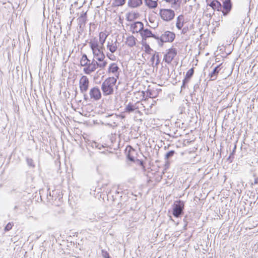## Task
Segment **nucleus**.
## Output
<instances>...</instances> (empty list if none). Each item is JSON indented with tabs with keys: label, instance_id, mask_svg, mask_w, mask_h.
Masks as SVG:
<instances>
[{
	"label": "nucleus",
	"instance_id": "c03bdc74",
	"mask_svg": "<svg viewBox=\"0 0 258 258\" xmlns=\"http://www.w3.org/2000/svg\"><path fill=\"white\" fill-rule=\"evenodd\" d=\"M256 200L255 201L253 202L252 203V202H251L250 203V206H252V204H255L256 203V205L258 206V195H256Z\"/></svg>",
	"mask_w": 258,
	"mask_h": 258
},
{
	"label": "nucleus",
	"instance_id": "ddd939ff",
	"mask_svg": "<svg viewBox=\"0 0 258 258\" xmlns=\"http://www.w3.org/2000/svg\"><path fill=\"white\" fill-rule=\"evenodd\" d=\"M140 35L143 39H147L148 38L152 37L155 39L157 40V36L155 34H153L152 32L147 28L145 29L143 28L141 32H140Z\"/></svg>",
	"mask_w": 258,
	"mask_h": 258
},
{
	"label": "nucleus",
	"instance_id": "4d7b16f0",
	"mask_svg": "<svg viewBox=\"0 0 258 258\" xmlns=\"http://www.w3.org/2000/svg\"><path fill=\"white\" fill-rule=\"evenodd\" d=\"M111 142L112 143L113 142V140L112 139H111Z\"/></svg>",
	"mask_w": 258,
	"mask_h": 258
},
{
	"label": "nucleus",
	"instance_id": "2eb2a0df",
	"mask_svg": "<svg viewBox=\"0 0 258 258\" xmlns=\"http://www.w3.org/2000/svg\"><path fill=\"white\" fill-rule=\"evenodd\" d=\"M80 29H83L87 21V12L83 13L77 19Z\"/></svg>",
	"mask_w": 258,
	"mask_h": 258
},
{
	"label": "nucleus",
	"instance_id": "cd10ccee",
	"mask_svg": "<svg viewBox=\"0 0 258 258\" xmlns=\"http://www.w3.org/2000/svg\"><path fill=\"white\" fill-rule=\"evenodd\" d=\"M117 42V41H115V45H113L112 43H110L109 42H108L107 47L109 50V51L111 53L115 52L117 50V46L116 44V43Z\"/></svg>",
	"mask_w": 258,
	"mask_h": 258
},
{
	"label": "nucleus",
	"instance_id": "f704fd0d",
	"mask_svg": "<svg viewBox=\"0 0 258 258\" xmlns=\"http://www.w3.org/2000/svg\"><path fill=\"white\" fill-rule=\"evenodd\" d=\"M101 254L104 258H111L109 253L105 249L101 250Z\"/></svg>",
	"mask_w": 258,
	"mask_h": 258
},
{
	"label": "nucleus",
	"instance_id": "5701e85b",
	"mask_svg": "<svg viewBox=\"0 0 258 258\" xmlns=\"http://www.w3.org/2000/svg\"><path fill=\"white\" fill-rule=\"evenodd\" d=\"M184 24V16L180 15L177 18L176 27L178 30H181Z\"/></svg>",
	"mask_w": 258,
	"mask_h": 258
},
{
	"label": "nucleus",
	"instance_id": "393cba45",
	"mask_svg": "<svg viewBox=\"0 0 258 258\" xmlns=\"http://www.w3.org/2000/svg\"><path fill=\"white\" fill-rule=\"evenodd\" d=\"M139 16L138 13H128L126 15V19L127 21L132 22L137 19Z\"/></svg>",
	"mask_w": 258,
	"mask_h": 258
},
{
	"label": "nucleus",
	"instance_id": "72a5a7b5",
	"mask_svg": "<svg viewBox=\"0 0 258 258\" xmlns=\"http://www.w3.org/2000/svg\"><path fill=\"white\" fill-rule=\"evenodd\" d=\"M149 21L152 24V26H149L151 28L155 29L158 26V23H154V20L152 18H149Z\"/></svg>",
	"mask_w": 258,
	"mask_h": 258
},
{
	"label": "nucleus",
	"instance_id": "dca6fc26",
	"mask_svg": "<svg viewBox=\"0 0 258 258\" xmlns=\"http://www.w3.org/2000/svg\"><path fill=\"white\" fill-rule=\"evenodd\" d=\"M133 33H139L142 31L144 28V24L142 22L137 21L132 24L131 26Z\"/></svg>",
	"mask_w": 258,
	"mask_h": 258
},
{
	"label": "nucleus",
	"instance_id": "a211bd4d",
	"mask_svg": "<svg viewBox=\"0 0 258 258\" xmlns=\"http://www.w3.org/2000/svg\"><path fill=\"white\" fill-rule=\"evenodd\" d=\"M143 4V0H128V6L132 8L139 7Z\"/></svg>",
	"mask_w": 258,
	"mask_h": 258
},
{
	"label": "nucleus",
	"instance_id": "5fc2aeb1",
	"mask_svg": "<svg viewBox=\"0 0 258 258\" xmlns=\"http://www.w3.org/2000/svg\"><path fill=\"white\" fill-rule=\"evenodd\" d=\"M107 56L110 59V58L109 57L110 55L107 54Z\"/></svg>",
	"mask_w": 258,
	"mask_h": 258
},
{
	"label": "nucleus",
	"instance_id": "603ef678",
	"mask_svg": "<svg viewBox=\"0 0 258 258\" xmlns=\"http://www.w3.org/2000/svg\"><path fill=\"white\" fill-rule=\"evenodd\" d=\"M18 208V207L17 206H15L14 207V210H16Z\"/></svg>",
	"mask_w": 258,
	"mask_h": 258
},
{
	"label": "nucleus",
	"instance_id": "4be33fe9",
	"mask_svg": "<svg viewBox=\"0 0 258 258\" xmlns=\"http://www.w3.org/2000/svg\"><path fill=\"white\" fill-rule=\"evenodd\" d=\"M138 108L136 106V104L132 103H129L126 105L124 108V112L128 113L133 112L136 110L138 109Z\"/></svg>",
	"mask_w": 258,
	"mask_h": 258
},
{
	"label": "nucleus",
	"instance_id": "a878e982",
	"mask_svg": "<svg viewBox=\"0 0 258 258\" xmlns=\"http://www.w3.org/2000/svg\"><path fill=\"white\" fill-rule=\"evenodd\" d=\"M108 36V35H107L105 33L103 32H101L99 34V41L100 43V47L104 48V43H105L106 39Z\"/></svg>",
	"mask_w": 258,
	"mask_h": 258
},
{
	"label": "nucleus",
	"instance_id": "b1692460",
	"mask_svg": "<svg viewBox=\"0 0 258 258\" xmlns=\"http://www.w3.org/2000/svg\"><path fill=\"white\" fill-rule=\"evenodd\" d=\"M136 40V38L132 35L126 38L125 43L128 46L132 47L135 46Z\"/></svg>",
	"mask_w": 258,
	"mask_h": 258
},
{
	"label": "nucleus",
	"instance_id": "423d86ee",
	"mask_svg": "<svg viewBox=\"0 0 258 258\" xmlns=\"http://www.w3.org/2000/svg\"><path fill=\"white\" fill-rule=\"evenodd\" d=\"M222 4V13L224 16H227L232 8V3L231 0H221Z\"/></svg>",
	"mask_w": 258,
	"mask_h": 258
},
{
	"label": "nucleus",
	"instance_id": "79ce46f5",
	"mask_svg": "<svg viewBox=\"0 0 258 258\" xmlns=\"http://www.w3.org/2000/svg\"><path fill=\"white\" fill-rule=\"evenodd\" d=\"M172 4L174 5H177V4H180L181 3V0H172Z\"/></svg>",
	"mask_w": 258,
	"mask_h": 258
},
{
	"label": "nucleus",
	"instance_id": "f3484780",
	"mask_svg": "<svg viewBox=\"0 0 258 258\" xmlns=\"http://www.w3.org/2000/svg\"><path fill=\"white\" fill-rule=\"evenodd\" d=\"M222 63L217 66L212 71L211 73L209 74V77L211 80L214 81L217 79V75L219 74L220 71L222 69Z\"/></svg>",
	"mask_w": 258,
	"mask_h": 258
},
{
	"label": "nucleus",
	"instance_id": "6ab92c4d",
	"mask_svg": "<svg viewBox=\"0 0 258 258\" xmlns=\"http://www.w3.org/2000/svg\"><path fill=\"white\" fill-rule=\"evenodd\" d=\"M89 43L92 50L100 48V46L99 45L98 39L96 37L91 39Z\"/></svg>",
	"mask_w": 258,
	"mask_h": 258
},
{
	"label": "nucleus",
	"instance_id": "ea45409f",
	"mask_svg": "<svg viewBox=\"0 0 258 258\" xmlns=\"http://www.w3.org/2000/svg\"><path fill=\"white\" fill-rule=\"evenodd\" d=\"M106 117H111L113 120H114V119H117V116L116 115V114H108L107 115H106L105 116Z\"/></svg>",
	"mask_w": 258,
	"mask_h": 258
},
{
	"label": "nucleus",
	"instance_id": "bb28decb",
	"mask_svg": "<svg viewBox=\"0 0 258 258\" xmlns=\"http://www.w3.org/2000/svg\"><path fill=\"white\" fill-rule=\"evenodd\" d=\"M90 60L88 59L87 55L86 54H84L81 59L80 64L82 66L85 67L90 63Z\"/></svg>",
	"mask_w": 258,
	"mask_h": 258
},
{
	"label": "nucleus",
	"instance_id": "9b49d317",
	"mask_svg": "<svg viewBox=\"0 0 258 258\" xmlns=\"http://www.w3.org/2000/svg\"><path fill=\"white\" fill-rule=\"evenodd\" d=\"M108 72L109 73H112L115 76V78H116V80L119 78L120 75V69L117 66L116 63H111L108 69Z\"/></svg>",
	"mask_w": 258,
	"mask_h": 258
},
{
	"label": "nucleus",
	"instance_id": "f257e3e1",
	"mask_svg": "<svg viewBox=\"0 0 258 258\" xmlns=\"http://www.w3.org/2000/svg\"><path fill=\"white\" fill-rule=\"evenodd\" d=\"M116 82V78L114 77H108L104 80L101 87L104 96H109L113 94V87Z\"/></svg>",
	"mask_w": 258,
	"mask_h": 258
},
{
	"label": "nucleus",
	"instance_id": "f03ea898",
	"mask_svg": "<svg viewBox=\"0 0 258 258\" xmlns=\"http://www.w3.org/2000/svg\"><path fill=\"white\" fill-rule=\"evenodd\" d=\"M156 38L158 45L162 47L164 43L172 42L175 38V34L173 32L165 31L160 36L157 35Z\"/></svg>",
	"mask_w": 258,
	"mask_h": 258
},
{
	"label": "nucleus",
	"instance_id": "9d476101",
	"mask_svg": "<svg viewBox=\"0 0 258 258\" xmlns=\"http://www.w3.org/2000/svg\"><path fill=\"white\" fill-rule=\"evenodd\" d=\"M103 49H104V48L100 47V48L92 50L94 58L97 60L98 61H103L105 57L103 51Z\"/></svg>",
	"mask_w": 258,
	"mask_h": 258
},
{
	"label": "nucleus",
	"instance_id": "3c124183",
	"mask_svg": "<svg viewBox=\"0 0 258 258\" xmlns=\"http://www.w3.org/2000/svg\"><path fill=\"white\" fill-rule=\"evenodd\" d=\"M107 124L110 126H112V124L111 123L109 122V123H107Z\"/></svg>",
	"mask_w": 258,
	"mask_h": 258
},
{
	"label": "nucleus",
	"instance_id": "c756f323",
	"mask_svg": "<svg viewBox=\"0 0 258 258\" xmlns=\"http://www.w3.org/2000/svg\"><path fill=\"white\" fill-rule=\"evenodd\" d=\"M91 147L92 148H97L99 150H101V149L104 148L108 147V146L106 144L105 145H103L96 142H94L91 144Z\"/></svg>",
	"mask_w": 258,
	"mask_h": 258
},
{
	"label": "nucleus",
	"instance_id": "0eeeda50",
	"mask_svg": "<svg viewBox=\"0 0 258 258\" xmlns=\"http://www.w3.org/2000/svg\"><path fill=\"white\" fill-rule=\"evenodd\" d=\"M127 159L133 162H136L137 158V152L131 146H128L125 150Z\"/></svg>",
	"mask_w": 258,
	"mask_h": 258
},
{
	"label": "nucleus",
	"instance_id": "4c0bfd02",
	"mask_svg": "<svg viewBox=\"0 0 258 258\" xmlns=\"http://www.w3.org/2000/svg\"><path fill=\"white\" fill-rule=\"evenodd\" d=\"M145 51L147 53L150 54L151 51L153 50L151 48L149 45L148 44H145Z\"/></svg>",
	"mask_w": 258,
	"mask_h": 258
},
{
	"label": "nucleus",
	"instance_id": "1a4fd4ad",
	"mask_svg": "<svg viewBox=\"0 0 258 258\" xmlns=\"http://www.w3.org/2000/svg\"><path fill=\"white\" fill-rule=\"evenodd\" d=\"M90 99L95 101H98L101 98V93L99 88L97 87L92 88L89 91Z\"/></svg>",
	"mask_w": 258,
	"mask_h": 258
},
{
	"label": "nucleus",
	"instance_id": "aec40b11",
	"mask_svg": "<svg viewBox=\"0 0 258 258\" xmlns=\"http://www.w3.org/2000/svg\"><path fill=\"white\" fill-rule=\"evenodd\" d=\"M145 5L150 9H155L158 6V0H144Z\"/></svg>",
	"mask_w": 258,
	"mask_h": 258
},
{
	"label": "nucleus",
	"instance_id": "20e7f679",
	"mask_svg": "<svg viewBox=\"0 0 258 258\" xmlns=\"http://www.w3.org/2000/svg\"><path fill=\"white\" fill-rule=\"evenodd\" d=\"M159 15L161 19L166 22L172 20L175 17V12L171 9H161L159 11Z\"/></svg>",
	"mask_w": 258,
	"mask_h": 258
},
{
	"label": "nucleus",
	"instance_id": "a18cd8bd",
	"mask_svg": "<svg viewBox=\"0 0 258 258\" xmlns=\"http://www.w3.org/2000/svg\"><path fill=\"white\" fill-rule=\"evenodd\" d=\"M155 56H156V57H157L158 58H159V55H158V54H154L152 56V57H151V60L152 61H154L155 58Z\"/></svg>",
	"mask_w": 258,
	"mask_h": 258
},
{
	"label": "nucleus",
	"instance_id": "37998d69",
	"mask_svg": "<svg viewBox=\"0 0 258 258\" xmlns=\"http://www.w3.org/2000/svg\"><path fill=\"white\" fill-rule=\"evenodd\" d=\"M82 93L83 94L84 100H86V101L88 100H89V96L86 94V92H85V93Z\"/></svg>",
	"mask_w": 258,
	"mask_h": 258
},
{
	"label": "nucleus",
	"instance_id": "412c9836",
	"mask_svg": "<svg viewBox=\"0 0 258 258\" xmlns=\"http://www.w3.org/2000/svg\"><path fill=\"white\" fill-rule=\"evenodd\" d=\"M96 67L91 64H88L86 67L83 69V72L85 74L90 75L92 72H94L97 69Z\"/></svg>",
	"mask_w": 258,
	"mask_h": 258
},
{
	"label": "nucleus",
	"instance_id": "8fccbe9b",
	"mask_svg": "<svg viewBox=\"0 0 258 258\" xmlns=\"http://www.w3.org/2000/svg\"><path fill=\"white\" fill-rule=\"evenodd\" d=\"M186 32V29L185 28H184L183 29H182V33H185Z\"/></svg>",
	"mask_w": 258,
	"mask_h": 258
},
{
	"label": "nucleus",
	"instance_id": "39448f33",
	"mask_svg": "<svg viewBox=\"0 0 258 258\" xmlns=\"http://www.w3.org/2000/svg\"><path fill=\"white\" fill-rule=\"evenodd\" d=\"M177 49L175 48L171 47L167 50V52L164 55L163 60L168 64H169L173 60L177 55Z\"/></svg>",
	"mask_w": 258,
	"mask_h": 258
},
{
	"label": "nucleus",
	"instance_id": "2f4dec72",
	"mask_svg": "<svg viewBox=\"0 0 258 258\" xmlns=\"http://www.w3.org/2000/svg\"><path fill=\"white\" fill-rule=\"evenodd\" d=\"M175 151L174 150H171L165 154V159L168 160L171 158L175 154Z\"/></svg>",
	"mask_w": 258,
	"mask_h": 258
},
{
	"label": "nucleus",
	"instance_id": "f8f14e48",
	"mask_svg": "<svg viewBox=\"0 0 258 258\" xmlns=\"http://www.w3.org/2000/svg\"><path fill=\"white\" fill-rule=\"evenodd\" d=\"M194 74V68H192L189 69L186 73L185 77L183 80L182 84L181 86V90L185 89L186 85L189 81L190 78L192 77Z\"/></svg>",
	"mask_w": 258,
	"mask_h": 258
},
{
	"label": "nucleus",
	"instance_id": "49530a36",
	"mask_svg": "<svg viewBox=\"0 0 258 258\" xmlns=\"http://www.w3.org/2000/svg\"><path fill=\"white\" fill-rule=\"evenodd\" d=\"M257 183H258V178L257 177H255L254 178V183H252L251 185H253V184H257Z\"/></svg>",
	"mask_w": 258,
	"mask_h": 258
},
{
	"label": "nucleus",
	"instance_id": "4468645a",
	"mask_svg": "<svg viewBox=\"0 0 258 258\" xmlns=\"http://www.w3.org/2000/svg\"><path fill=\"white\" fill-rule=\"evenodd\" d=\"M207 6H210L214 11L222 12V3L218 0H212L210 3L206 0Z\"/></svg>",
	"mask_w": 258,
	"mask_h": 258
},
{
	"label": "nucleus",
	"instance_id": "473e14b6",
	"mask_svg": "<svg viewBox=\"0 0 258 258\" xmlns=\"http://www.w3.org/2000/svg\"><path fill=\"white\" fill-rule=\"evenodd\" d=\"M26 162H27V165L29 167H32V168L35 167V165L34 163L33 160L32 158L27 157L26 158Z\"/></svg>",
	"mask_w": 258,
	"mask_h": 258
},
{
	"label": "nucleus",
	"instance_id": "6e6552de",
	"mask_svg": "<svg viewBox=\"0 0 258 258\" xmlns=\"http://www.w3.org/2000/svg\"><path fill=\"white\" fill-rule=\"evenodd\" d=\"M89 80L86 76H83L79 81V87L81 93H85L89 88Z\"/></svg>",
	"mask_w": 258,
	"mask_h": 258
},
{
	"label": "nucleus",
	"instance_id": "7ed1b4c3",
	"mask_svg": "<svg viewBox=\"0 0 258 258\" xmlns=\"http://www.w3.org/2000/svg\"><path fill=\"white\" fill-rule=\"evenodd\" d=\"M184 202L181 200L176 201L173 205V215L176 218L180 217L183 214Z\"/></svg>",
	"mask_w": 258,
	"mask_h": 258
},
{
	"label": "nucleus",
	"instance_id": "58836bf2",
	"mask_svg": "<svg viewBox=\"0 0 258 258\" xmlns=\"http://www.w3.org/2000/svg\"><path fill=\"white\" fill-rule=\"evenodd\" d=\"M97 60L94 58L92 61H90V64L94 66L96 68H98V62H97Z\"/></svg>",
	"mask_w": 258,
	"mask_h": 258
},
{
	"label": "nucleus",
	"instance_id": "6e6d98bb",
	"mask_svg": "<svg viewBox=\"0 0 258 258\" xmlns=\"http://www.w3.org/2000/svg\"><path fill=\"white\" fill-rule=\"evenodd\" d=\"M107 56L110 59V58L109 57L110 55L107 54Z\"/></svg>",
	"mask_w": 258,
	"mask_h": 258
},
{
	"label": "nucleus",
	"instance_id": "c85d7f7f",
	"mask_svg": "<svg viewBox=\"0 0 258 258\" xmlns=\"http://www.w3.org/2000/svg\"><path fill=\"white\" fill-rule=\"evenodd\" d=\"M125 3V0H114L112 4V6L113 7H118L122 6Z\"/></svg>",
	"mask_w": 258,
	"mask_h": 258
},
{
	"label": "nucleus",
	"instance_id": "09e8293b",
	"mask_svg": "<svg viewBox=\"0 0 258 258\" xmlns=\"http://www.w3.org/2000/svg\"><path fill=\"white\" fill-rule=\"evenodd\" d=\"M187 223H188V222L186 221V223H185V224H184V225L183 226V229L184 230H186L187 229Z\"/></svg>",
	"mask_w": 258,
	"mask_h": 258
},
{
	"label": "nucleus",
	"instance_id": "7c9ffc66",
	"mask_svg": "<svg viewBox=\"0 0 258 258\" xmlns=\"http://www.w3.org/2000/svg\"><path fill=\"white\" fill-rule=\"evenodd\" d=\"M236 145H235L234 146L232 151L230 154L228 158H227V160L230 163H231L233 161V159L234 158V154L236 152Z\"/></svg>",
	"mask_w": 258,
	"mask_h": 258
},
{
	"label": "nucleus",
	"instance_id": "de8ad7c7",
	"mask_svg": "<svg viewBox=\"0 0 258 258\" xmlns=\"http://www.w3.org/2000/svg\"><path fill=\"white\" fill-rule=\"evenodd\" d=\"M146 40H147V39H143L142 38V45H143L144 46H145V44H147V43H146Z\"/></svg>",
	"mask_w": 258,
	"mask_h": 258
},
{
	"label": "nucleus",
	"instance_id": "c9c22d12",
	"mask_svg": "<svg viewBox=\"0 0 258 258\" xmlns=\"http://www.w3.org/2000/svg\"><path fill=\"white\" fill-rule=\"evenodd\" d=\"M101 62H98V68L104 69L106 66L107 62L106 60H104V59Z\"/></svg>",
	"mask_w": 258,
	"mask_h": 258
},
{
	"label": "nucleus",
	"instance_id": "e433bc0d",
	"mask_svg": "<svg viewBox=\"0 0 258 258\" xmlns=\"http://www.w3.org/2000/svg\"><path fill=\"white\" fill-rule=\"evenodd\" d=\"M13 223H11V222H9L7 225L6 226H5V230L6 231H8L9 230H10L13 226Z\"/></svg>",
	"mask_w": 258,
	"mask_h": 258
},
{
	"label": "nucleus",
	"instance_id": "a19ab883",
	"mask_svg": "<svg viewBox=\"0 0 258 258\" xmlns=\"http://www.w3.org/2000/svg\"><path fill=\"white\" fill-rule=\"evenodd\" d=\"M136 161L137 162V163L138 164H139L140 166L144 167V162L143 160H140L139 159H137L136 160Z\"/></svg>",
	"mask_w": 258,
	"mask_h": 258
},
{
	"label": "nucleus",
	"instance_id": "864d4df0",
	"mask_svg": "<svg viewBox=\"0 0 258 258\" xmlns=\"http://www.w3.org/2000/svg\"><path fill=\"white\" fill-rule=\"evenodd\" d=\"M183 221L185 222V223H186V221H187L186 220L185 218L183 219Z\"/></svg>",
	"mask_w": 258,
	"mask_h": 258
}]
</instances>
